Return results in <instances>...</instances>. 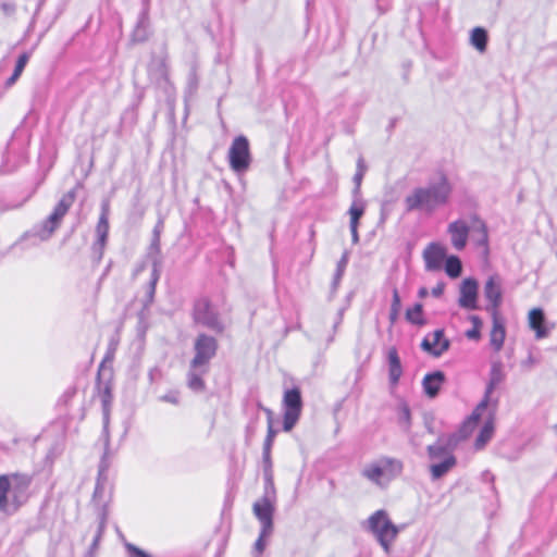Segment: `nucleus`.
I'll return each mask as SVG.
<instances>
[{
    "instance_id": "nucleus-56",
    "label": "nucleus",
    "mask_w": 557,
    "mask_h": 557,
    "mask_svg": "<svg viewBox=\"0 0 557 557\" xmlns=\"http://www.w3.org/2000/svg\"><path fill=\"white\" fill-rule=\"evenodd\" d=\"M351 197H352V202L366 201L362 198L361 185H354V188L351 190Z\"/></svg>"
},
{
    "instance_id": "nucleus-53",
    "label": "nucleus",
    "mask_w": 557,
    "mask_h": 557,
    "mask_svg": "<svg viewBox=\"0 0 557 557\" xmlns=\"http://www.w3.org/2000/svg\"><path fill=\"white\" fill-rule=\"evenodd\" d=\"M135 26L149 30V27H150L149 14H147L146 12H139V15H138Z\"/></svg>"
},
{
    "instance_id": "nucleus-27",
    "label": "nucleus",
    "mask_w": 557,
    "mask_h": 557,
    "mask_svg": "<svg viewBox=\"0 0 557 557\" xmlns=\"http://www.w3.org/2000/svg\"><path fill=\"white\" fill-rule=\"evenodd\" d=\"M486 408H480V403L476 405L472 413L462 422L457 432L460 434V437L465 441L472 434L479 421L481 420L482 412Z\"/></svg>"
},
{
    "instance_id": "nucleus-63",
    "label": "nucleus",
    "mask_w": 557,
    "mask_h": 557,
    "mask_svg": "<svg viewBox=\"0 0 557 557\" xmlns=\"http://www.w3.org/2000/svg\"><path fill=\"white\" fill-rule=\"evenodd\" d=\"M290 557H308V554L304 549L296 548L290 553Z\"/></svg>"
},
{
    "instance_id": "nucleus-49",
    "label": "nucleus",
    "mask_w": 557,
    "mask_h": 557,
    "mask_svg": "<svg viewBox=\"0 0 557 557\" xmlns=\"http://www.w3.org/2000/svg\"><path fill=\"white\" fill-rule=\"evenodd\" d=\"M156 288H157V286H154L152 284H148L147 285L146 294H145V297L143 299V309L144 310L149 309L150 306L153 304L154 295H156Z\"/></svg>"
},
{
    "instance_id": "nucleus-60",
    "label": "nucleus",
    "mask_w": 557,
    "mask_h": 557,
    "mask_svg": "<svg viewBox=\"0 0 557 557\" xmlns=\"http://www.w3.org/2000/svg\"><path fill=\"white\" fill-rule=\"evenodd\" d=\"M160 375H161V371L157 367L150 369L148 372V377L151 383L154 382Z\"/></svg>"
},
{
    "instance_id": "nucleus-23",
    "label": "nucleus",
    "mask_w": 557,
    "mask_h": 557,
    "mask_svg": "<svg viewBox=\"0 0 557 557\" xmlns=\"http://www.w3.org/2000/svg\"><path fill=\"white\" fill-rule=\"evenodd\" d=\"M493 326L490 334V344L495 351L502 350L506 337V327L498 312L492 314Z\"/></svg>"
},
{
    "instance_id": "nucleus-19",
    "label": "nucleus",
    "mask_w": 557,
    "mask_h": 557,
    "mask_svg": "<svg viewBox=\"0 0 557 557\" xmlns=\"http://www.w3.org/2000/svg\"><path fill=\"white\" fill-rule=\"evenodd\" d=\"M505 375L503 372V364L500 362H493L490 370V377L486 384L485 393L483 398L480 401V408H487L491 404L493 406V401L491 399V395L496 388V386L503 382Z\"/></svg>"
},
{
    "instance_id": "nucleus-39",
    "label": "nucleus",
    "mask_w": 557,
    "mask_h": 557,
    "mask_svg": "<svg viewBox=\"0 0 557 557\" xmlns=\"http://www.w3.org/2000/svg\"><path fill=\"white\" fill-rule=\"evenodd\" d=\"M401 309V299L398 293V289L396 287L393 288V297H392V304L389 309L388 319L392 325H394L399 317V312Z\"/></svg>"
},
{
    "instance_id": "nucleus-28",
    "label": "nucleus",
    "mask_w": 557,
    "mask_h": 557,
    "mask_svg": "<svg viewBox=\"0 0 557 557\" xmlns=\"http://www.w3.org/2000/svg\"><path fill=\"white\" fill-rule=\"evenodd\" d=\"M264 491L261 499L275 502L276 491L274 485L273 465H262Z\"/></svg>"
},
{
    "instance_id": "nucleus-11",
    "label": "nucleus",
    "mask_w": 557,
    "mask_h": 557,
    "mask_svg": "<svg viewBox=\"0 0 557 557\" xmlns=\"http://www.w3.org/2000/svg\"><path fill=\"white\" fill-rule=\"evenodd\" d=\"M420 347L430 356L438 358L450 348V341L445 337L443 329H437L422 339Z\"/></svg>"
},
{
    "instance_id": "nucleus-36",
    "label": "nucleus",
    "mask_w": 557,
    "mask_h": 557,
    "mask_svg": "<svg viewBox=\"0 0 557 557\" xmlns=\"http://www.w3.org/2000/svg\"><path fill=\"white\" fill-rule=\"evenodd\" d=\"M28 60H29V55L26 52H23L22 54L18 55L15 66H14V70H13V73L5 82L7 87H10L13 84H15V82L18 79V77L23 73Z\"/></svg>"
},
{
    "instance_id": "nucleus-59",
    "label": "nucleus",
    "mask_w": 557,
    "mask_h": 557,
    "mask_svg": "<svg viewBox=\"0 0 557 557\" xmlns=\"http://www.w3.org/2000/svg\"><path fill=\"white\" fill-rule=\"evenodd\" d=\"M388 214H389V209L387 208V202H383L381 205V210H380V221L379 223L380 224H383L385 223V221L387 220L388 218Z\"/></svg>"
},
{
    "instance_id": "nucleus-15",
    "label": "nucleus",
    "mask_w": 557,
    "mask_h": 557,
    "mask_svg": "<svg viewBox=\"0 0 557 557\" xmlns=\"http://www.w3.org/2000/svg\"><path fill=\"white\" fill-rule=\"evenodd\" d=\"M471 223V236L475 246L484 249V253L488 255V228L485 221L479 214L471 213L469 216Z\"/></svg>"
},
{
    "instance_id": "nucleus-37",
    "label": "nucleus",
    "mask_w": 557,
    "mask_h": 557,
    "mask_svg": "<svg viewBox=\"0 0 557 557\" xmlns=\"http://www.w3.org/2000/svg\"><path fill=\"white\" fill-rule=\"evenodd\" d=\"M367 208V201L351 202L348 214L350 218L349 226L359 225L360 219L363 216Z\"/></svg>"
},
{
    "instance_id": "nucleus-30",
    "label": "nucleus",
    "mask_w": 557,
    "mask_h": 557,
    "mask_svg": "<svg viewBox=\"0 0 557 557\" xmlns=\"http://www.w3.org/2000/svg\"><path fill=\"white\" fill-rule=\"evenodd\" d=\"M348 261H349V252L344 251L341 259L337 261L336 270L333 275V280L331 283V297H333L334 294L337 292L339 283L344 276L345 271H346Z\"/></svg>"
},
{
    "instance_id": "nucleus-3",
    "label": "nucleus",
    "mask_w": 557,
    "mask_h": 557,
    "mask_svg": "<svg viewBox=\"0 0 557 557\" xmlns=\"http://www.w3.org/2000/svg\"><path fill=\"white\" fill-rule=\"evenodd\" d=\"M191 319L195 324L201 325L215 334H223L226 330L221 314L213 307L212 301L206 296L195 299L191 309Z\"/></svg>"
},
{
    "instance_id": "nucleus-51",
    "label": "nucleus",
    "mask_w": 557,
    "mask_h": 557,
    "mask_svg": "<svg viewBox=\"0 0 557 557\" xmlns=\"http://www.w3.org/2000/svg\"><path fill=\"white\" fill-rule=\"evenodd\" d=\"M272 533V531H264V529L261 528L260 534L255 543V549L258 553V555H261L265 548V541L264 537L269 536Z\"/></svg>"
},
{
    "instance_id": "nucleus-8",
    "label": "nucleus",
    "mask_w": 557,
    "mask_h": 557,
    "mask_svg": "<svg viewBox=\"0 0 557 557\" xmlns=\"http://www.w3.org/2000/svg\"><path fill=\"white\" fill-rule=\"evenodd\" d=\"M103 360L97 372V379H96V388L98 391V395L101 400L102 405V412H103V432L108 433V425H109V414H110V406L112 403V385H111V379H112V369L104 367Z\"/></svg>"
},
{
    "instance_id": "nucleus-24",
    "label": "nucleus",
    "mask_w": 557,
    "mask_h": 557,
    "mask_svg": "<svg viewBox=\"0 0 557 557\" xmlns=\"http://www.w3.org/2000/svg\"><path fill=\"white\" fill-rule=\"evenodd\" d=\"M498 399H494L493 401V410L490 413V417L484 422L483 426L481 428L475 442L474 447L475 449L483 448L492 438L494 433V417L497 408Z\"/></svg>"
},
{
    "instance_id": "nucleus-12",
    "label": "nucleus",
    "mask_w": 557,
    "mask_h": 557,
    "mask_svg": "<svg viewBox=\"0 0 557 557\" xmlns=\"http://www.w3.org/2000/svg\"><path fill=\"white\" fill-rule=\"evenodd\" d=\"M458 305L462 309L478 310L479 283L474 277H467L460 284Z\"/></svg>"
},
{
    "instance_id": "nucleus-41",
    "label": "nucleus",
    "mask_w": 557,
    "mask_h": 557,
    "mask_svg": "<svg viewBox=\"0 0 557 557\" xmlns=\"http://www.w3.org/2000/svg\"><path fill=\"white\" fill-rule=\"evenodd\" d=\"M383 474H384L383 468L377 465H373L363 470V475L376 484H380V480L383 476Z\"/></svg>"
},
{
    "instance_id": "nucleus-46",
    "label": "nucleus",
    "mask_w": 557,
    "mask_h": 557,
    "mask_svg": "<svg viewBox=\"0 0 557 557\" xmlns=\"http://www.w3.org/2000/svg\"><path fill=\"white\" fill-rule=\"evenodd\" d=\"M366 171H367V166H366L364 160H363L362 157H360L357 160V170H356V173H355V175L352 177L354 185H361L362 184V180H363Z\"/></svg>"
},
{
    "instance_id": "nucleus-42",
    "label": "nucleus",
    "mask_w": 557,
    "mask_h": 557,
    "mask_svg": "<svg viewBox=\"0 0 557 557\" xmlns=\"http://www.w3.org/2000/svg\"><path fill=\"white\" fill-rule=\"evenodd\" d=\"M108 455H109V438L107 437V441H106V448H104V453L101 457V460L99 462V468H98V476L97 478H100V479H103V480H107V471L110 467V463H109V460H108Z\"/></svg>"
},
{
    "instance_id": "nucleus-32",
    "label": "nucleus",
    "mask_w": 557,
    "mask_h": 557,
    "mask_svg": "<svg viewBox=\"0 0 557 557\" xmlns=\"http://www.w3.org/2000/svg\"><path fill=\"white\" fill-rule=\"evenodd\" d=\"M471 45L480 52H484L487 48L488 34L483 27H474L470 35Z\"/></svg>"
},
{
    "instance_id": "nucleus-7",
    "label": "nucleus",
    "mask_w": 557,
    "mask_h": 557,
    "mask_svg": "<svg viewBox=\"0 0 557 557\" xmlns=\"http://www.w3.org/2000/svg\"><path fill=\"white\" fill-rule=\"evenodd\" d=\"M283 431L289 432L298 422L304 407L301 391L298 386L286 388L283 394Z\"/></svg>"
},
{
    "instance_id": "nucleus-13",
    "label": "nucleus",
    "mask_w": 557,
    "mask_h": 557,
    "mask_svg": "<svg viewBox=\"0 0 557 557\" xmlns=\"http://www.w3.org/2000/svg\"><path fill=\"white\" fill-rule=\"evenodd\" d=\"M470 231L471 223L468 224L462 219H458L448 224L447 232L450 234V242L456 250L460 251L466 248Z\"/></svg>"
},
{
    "instance_id": "nucleus-1",
    "label": "nucleus",
    "mask_w": 557,
    "mask_h": 557,
    "mask_svg": "<svg viewBox=\"0 0 557 557\" xmlns=\"http://www.w3.org/2000/svg\"><path fill=\"white\" fill-rule=\"evenodd\" d=\"M453 185L444 172H440L437 180L430 181L426 186L416 187L407 195L404 202L407 212L424 211L433 213L449 203Z\"/></svg>"
},
{
    "instance_id": "nucleus-58",
    "label": "nucleus",
    "mask_w": 557,
    "mask_h": 557,
    "mask_svg": "<svg viewBox=\"0 0 557 557\" xmlns=\"http://www.w3.org/2000/svg\"><path fill=\"white\" fill-rule=\"evenodd\" d=\"M466 337L472 341H479L481 338V330L472 327L466 332Z\"/></svg>"
},
{
    "instance_id": "nucleus-21",
    "label": "nucleus",
    "mask_w": 557,
    "mask_h": 557,
    "mask_svg": "<svg viewBox=\"0 0 557 557\" xmlns=\"http://www.w3.org/2000/svg\"><path fill=\"white\" fill-rule=\"evenodd\" d=\"M529 326L535 332L537 339L545 338L549 334V330L545 326L546 317L542 308H533L528 314Z\"/></svg>"
},
{
    "instance_id": "nucleus-17",
    "label": "nucleus",
    "mask_w": 557,
    "mask_h": 557,
    "mask_svg": "<svg viewBox=\"0 0 557 557\" xmlns=\"http://www.w3.org/2000/svg\"><path fill=\"white\" fill-rule=\"evenodd\" d=\"M256 518L260 521L264 531H273V516L275 511V502L259 499L252 506Z\"/></svg>"
},
{
    "instance_id": "nucleus-62",
    "label": "nucleus",
    "mask_w": 557,
    "mask_h": 557,
    "mask_svg": "<svg viewBox=\"0 0 557 557\" xmlns=\"http://www.w3.org/2000/svg\"><path fill=\"white\" fill-rule=\"evenodd\" d=\"M359 225L349 226L350 233H351V242L352 244L359 243V233H358Z\"/></svg>"
},
{
    "instance_id": "nucleus-26",
    "label": "nucleus",
    "mask_w": 557,
    "mask_h": 557,
    "mask_svg": "<svg viewBox=\"0 0 557 557\" xmlns=\"http://www.w3.org/2000/svg\"><path fill=\"white\" fill-rule=\"evenodd\" d=\"M457 465L455 455H449L438 461L430 465V473L432 481H436L445 476Z\"/></svg>"
},
{
    "instance_id": "nucleus-20",
    "label": "nucleus",
    "mask_w": 557,
    "mask_h": 557,
    "mask_svg": "<svg viewBox=\"0 0 557 557\" xmlns=\"http://www.w3.org/2000/svg\"><path fill=\"white\" fill-rule=\"evenodd\" d=\"M445 380V373L441 370L426 373L422 380V387L424 394L429 398H435L438 395Z\"/></svg>"
},
{
    "instance_id": "nucleus-47",
    "label": "nucleus",
    "mask_w": 557,
    "mask_h": 557,
    "mask_svg": "<svg viewBox=\"0 0 557 557\" xmlns=\"http://www.w3.org/2000/svg\"><path fill=\"white\" fill-rule=\"evenodd\" d=\"M465 440L460 437V434L456 431L451 434H449L446 438L443 436V443L449 447V450L454 454L455 448L458 446L459 443L463 442Z\"/></svg>"
},
{
    "instance_id": "nucleus-31",
    "label": "nucleus",
    "mask_w": 557,
    "mask_h": 557,
    "mask_svg": "<svg viewBox=\"0 0 557 557\" xmlns=\"http://www.w3.org/2000/svg\"><path fill=\"white\" fill-rule=\"evenodd\" d=\"M277 434V430L273 425H268L267 436L262 447V465H273L271 458V450L273 447L274 438Z\"/></svg>"
},
{
    "instance_id": "nucleus-33",
    "label": "nucleus",
    "mask_w": 557,
    "mask_h": 557,
    "mask_svg": "<svg viewBox=\"0 0 557 557\" xmlns=\"http://www.w3.org/2000/svg\"><path fill=\"white\" fill-rule=\"evenodd\" d=\"M405 318L409 323L417 326H423L426 324L423 305L421 302H416L411 308H408L406 310Z\"/></svg>"
},
{
    "instance_id": "nucleus-57",
    "label": "nucleus",
    "mask_w": 557,
    "mask_h": 557,
    "mask_svg": "<svg viewBox=\"0 0 557 557\" xmlns=\"http://www.w3.org/2000/svg\"><path fill=\"white\" fill-rule=\"evenodd\" d=\"M445 283L443 281L438 282L431 290V294L435 298H440L444 294Z\"/></svg>"
},
{
    "instance_id": "nucleus-38",
    "label": "nucleus",
    "mask_w": 557,
    "mask_h": 557,
    "mask_svg": "<svg viewBox=\"0 0 557 557\" xmlns=\"http://www.w3.org/2000/svg\"><path fill=\"white\" fill-rule=\"evenodd\" d=\"M398 423L407 432L411 426V411L410 407L406 401H401L398 405Z\"/></svg>"
},
{
    "instance_id": "nucleus-44",
    "label": "nucleus",
    "mask_w": 557,
    "mask_h": 557,
    "mask_svg": "<svg viewBox=\"0 0 557 557\" xmlns=\"http://www.w3.org/2000/svg\"><path fill=\"white\" fill-rule=\"evenodd\" d=\"M106 481L107 480L100 478H97L96 480V485L92 494V503L97 506V509L103 505L99 504L98 500L103 497Z\"/></svg>"
},
{
    "instance_id": "nucleus-18",
    "label": "nucleus",
    "mask_w": 557,
    "mask_h": 557,
    "mask_svg": "<svg viewBox=\"0 0 557 557\" xmlns=\"http://www.w3.org/2000/svg\"><path fill=\"white\" fill-rule=\"evenodd\" d=\"M426 271H440L446 259V249L438 243H430L423 251Z\"/></svg>"
},
{
    "instance_id": "nucleus-52",
    "label": "nucleus",
    "mask_w": 557,
    "mask_h": 557,
    "mask_svg": "<svg viewBox=\"0 0 557 557\" xmlns=\"http://www.w3.org/2000/svg\"><path fill=\"white\" fill-rule=\"evenodd\" d=\"M160 400L164 403H170L172 405H178L180 404V393L177 391H170L166 394L162 395L160 397Z\"/></svg>"
},
{
    "instance_id": "nucleus-22",
    "label": "nucleus",
    "mask_w": 557,
    "mask_h": 557,
    "mask_svg": "<svg viewBox=\"0 0 557 557\" xmlns=\"http://www.w3.org/2000/svg\"><path fill=\"white\" fill-rule=\"evenodd\" d=\"M108 516H109L108 505L100 506L98 508V528H97L96 534L92 539V542L89 545L88 550L86 552V554H88L92 557L96 556V553L99 548L100 542L104 534V531L107 528V522H108Z\"/></svg>"
},
{
    "instance_id": "nucleus-48",
    "label": "nucleus",
    "mask_w": 557,
    "mask_h": 557,
    "mask_svg": "<svg viewBox=\"0 0 557 557\" xmlns=\"http://www.w3.org/2000/svg\"><path fill=\"white\" fill-rule=\"evenodd\" d=\"M150 260H151V264H152V271H151L150 281L148 284H152V285L157 286L158 281L160 278V270L159 269L161 267V258L156 257Z\"/></svg>"
},
{
    "instance_id": "nucleus-4",
    "label": "nucleus",
    "mask_w": 557,
    "mask_h": 557,
    "mask_svg": "<svg viewBox=\"0 0 557 557\" xmlns=\"http://www.w3.org/2000/svg\"><path fill=\"white\" fill-rule=\"evenodd\" d=\"M368 530L374 534L386 553H389L391 544L399 533V528L392 522L384 509L376 510L368 518Z\"/></svg>"
},
{
    "instance_id": "nucleus-54",
    "label": "nucleus",
    "mask_w": 557,
    "mask_h": 557,
    "mask_svg": "<svg viewBox=\"0 0 557 557\" xmlns=\"http://www.w3.org/2000/svg\"><path fill=\"white\" fill-rule=\"evenodd\" d=\"M164 230V218L159 215L157 223L153 226L152 235L161 236Z\"/></svg>"
},
{
    "instance_id": "nucleus-29",
    "label": "nucleus",
    "mask_w": 557,
    "mask_h": 557,
    "mask_svg": "<svg viewBox=\"0 0 557 557\" xmlns=\"http://www.w3.org/2000/svg\"><path fill=\"white\" fill-rule=\"evenodd\" d=\"M426 454L430 460H441L449 455H454L449 447H447L443 443V435L437 438V441L434 444H431L426 447Z\"/></svg>"
},
{
    "instance_id": "nucleus-61",
    "label": "nucleus",
    "mask_w": 557,
    "mask_h": 557,
    "mask_svg": "<svg viewBox=\"0 0 557 557\" xmlns=\"http://www.w3.org/2000/svg\"><path fill=\"white\" fill-rule=\"evenodd\" d=\"M470 322L472 323V327L480 329L483 325L482 319L479 315H470L469 317Z\"/></svg>"
},
{
    "instance_id": "nucleus-10",
    "label": "nucleus",
    "mask_w": 557,
    "mask_h": 557,
    "mask_svg": "<svg viewBox=\"0 0 557 557\" xmlns=\"http://www.w3.org/2000/svg\"><path fill=\"white\" fill-rule=\"evenodd\" d=\"M110 203L108 200L101 202L100 216L96 226L97 240L92 244V251L99 262L103 257L104 247L109 235Z\"/></svg>"
},
{
    "instance_id": "nucleus-14",
    "label": "nucleus",
    "mask_w": 557,
    "mask_h": 557,
    "mask_svg": "<svg viewBox=\"0 0 557 557\" xmlns=\"http://www.w3.org/2000/svg\"><path fill=\"white\" fill-rule=\"evenodd\" d=\"M484 297L488 300L490 305L486 307L487 311L498 312V308L503 301V292L500 280L497 275H491L484 284Z\"/></svg>"
},
{
    "instance_id": "nucleus-2",
    "label": "nucleus",
    "mask_w": 557,
    "mask_h": 557,
    "mask_svg": "<svg viewBox=\"0 0 557 557\" xmlns=\"http://www.w3.org/2000/svg\"><path fill=\"white\" fill-rule=\"evenodd\" d=\"M33 481L34 474L29 473L0 474V513L5 518L14 516L28 502Z\"/></svg>"
},
{
    "instance_id": "nucleus-45",
    "label": "nucleus",
    "mask_w": 557,
    "mask_h": 557,
    "mask_svg": "<svg viewBox=\"0 0 557 557\" xmlns=\"http://www.w3.org/2000/svg\"><path fill=\"white\" fill-rule=\"evenodd\" d=\"M145 208L140 205V198L138 195L134 197L132 211L129 212V219H136L140 221L144 218Z\"/></svg>"
},
{
    "instance_id": "nucleus-35",
    "label": "nucleus",
    "mask_w": 557,
    "mask_h": 557,
    "mask_svg": "<svg viewBox=\"0 0 557 557\" xmlns=\"http://www.w3.org/2000/svg\"><path fill=\"white\" fill-rule=\"evenodd\" d=\"M196 369H191L187 373V386L196 393H201L206 389L205 381L201 376L202 373H206L207 370H203L201 373H197Z\"/></svg>"
},
{
    "instance_id": "nucleus-16",
    "label": "nucleus",
    "mask_w": 557,
    "mask_h": 557,
    "mask_svg": "<svg viewBox=\"0 0 557 557\" xmlns=\"http://www.w3.org/2000/svg\"><path fill=\"white\" fill-rule=\"evenodd\" d=\"M148 73L151 77H154L157 82L163 81L164 83L170 84L168 50L165 44L162 47L160 55H152L148 65Z\"/></svg>"
},
{
    "instance_id": "nucleus-50",
    "label": "nucleus",
    "mask_w": 557,
    "mask_h": 557,
    "mask_svg": "<svg viewBox=\"0 0 557 557\" xmlns=\"http://www.w3.org/2000/svg\"><path fill=\"white\" fill-rule=\"evenodd\" d=\"M149 30L135 26L132 33L133 42L141 44L149 38Z\"/></svg>"
},
{
    "instance_id": "nucleus-40",
    "label": "nucleus",
    "mask_w": 557,
    "mask_h": 557,
    "mask_svg": "<svg viewBox=\"0 0 557 557\" xmlns=\"http://www.w3.org/2000/svg\"><path fill=\"white\" fill-rule=\"evenodd\" d=\"M198 86H199V78L197 75V70L194 66L190 69V71L188 73L185 92L189 96H193L197 91Z\"/></svg>"
},
{
    "instance_id": "nucleus-25",
    "label": "nucleus",
    "mask_w": 557,
    "mask_h": 557,
    "mask_svg": "<svg viewBox=\"0 0 557 557\" xmlns=\"http://www.w3.org/2000/svg\"><path fill=\"white\" fill-rule=\"evenodd\" d=\"M387 362L389 384L395 386L398 384L399 379L403 375V366L396 347L388 349Z\"/></svg>"
},
{
    "instance_id": "nucleus-6",
    "label": "nucleus",
    "mask_w": 557,
    "mask_h": 557,
    "mask_svg": "<svg viewBox=\"0 0 557 557\" xmlns=\"http://www.w3.org/2000/svg\"><path fill=\"white\" fill-rule=\"evenodd\" d=\"M227 160L230 168L236 174L246 173L252 162L250 144L245 135L236 136L228 149Z\"/></svg>"
},
{
    "instance_id": "nucleus-9",
    "label": "nucleus",
    "mask_w": 557,
    "mask_h": 557,
    "mask_svg": "<svg viewBox=\"0 0 557 557\" xmlns=\"http://www.w3.org/2000/svg\"><path fill=\"white\" fill-rule=\"evenodd\" d=\"M219 348L218 341L206 333L197 335L194 343L195 356L190 361L191 369H199L208 366L210 360L216 355Z\"/></svg>"
},
{
    "instance_id": "nucleus-43",
    "label": "nucleus",
    "mask_w": 557,
    "mask_h": 557,
    "mask_svg": "<svg viewBox=\"0 0 557 557\" xmlns=\"http://www.w3.org/2000/svg\"><path fill=\"white\" fill-rule=\"evenodd\" d=\"M149 259L160 257L161 255V236L151 235V240L147 250Z\"/></svg>"
},
{
    "instance_id": "nucleus-64",
    "label": "nucleus",
    "mask_w": 557,
    "mask_h": 557,
    "mask_svg": "<svg viewBox=\"0 0 557 557\" xmlns=\"http://www.w3.org/2000/svg\"><path fill=\"white\" fill-rule=\"evenodd\" d=\"M263 412L267 414L268 425H273V411L267 407Z\"/></svg>"
},
{
    "instance_id": "nucleus-34",
    "label": "nucleus",
    "mask_w": 557,
    "mask_h": 557,
    "mask_svg": "<svg viewBox=\"0 0 557 557\" xmlns=\"http://www.w3.org/2000/svg\"><path fill=\"white\" fill-rule=\"evenodd\" d=\"M445 272L450 278H457L462 273V263L458 256H449L445 259Z\"/></svg>"
},
{
    "instance_id": "nucleus-55",
    "label": "nucleus",
    "mask_w": 557,
    "mask_h": 557,
    "mask_svg": "<svg viewBox=\"0 0 557 557\" xmlns=\"http://www.w3.org/2000/svg\"><path fill=\"white\" fill-rule=\"evenodd\" d=\"M0 9L2 10V12H3L5 15L10 16V15L14 14V12H15V10H16V7H15V4H14V3H12V2H2V3L0 4Z\"/></svg>"
},
{
    "instance_id": "nucleus-5",
    "label": "nucleus",
    "mask_w": 557,
    "mask_h": 557,
    "mask_svg": "<svg viewBox=\"0 0 557 557\" xmlns=\"http://www.w3.org/2000/svg\"><path fill=\"white\" fill-rule=\"evenodd\" d=\"M76 198V187L69 190L64 194L59 202L53 208V211L50 215L41 222V224L36 230V235L41 240L49 239L55 230L59 228L64 215L67 213L70 208L73 206Z\"/></svg>"
}]
</instances>
